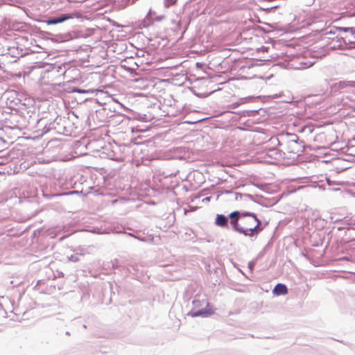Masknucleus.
Masks as SVG:
<instances>
[{
	"label": "nucleus",
	"mask_w": 355,
	"mask_h": 355,
	"mask_svg": "<svg viewBox=\"0 0 355 355\" xmlns=\"http://www.w3.org/2000/svg\"><path fill=\"white\" fill-rule=\"evenodd\" d=\"M261 221L256 215L250 212H241L240 233L245 236H253L254 232L259 227Z\"/></svg>",
	"instance_id": "1"
},
{
	"label": "nucleus",
	"mask_w": 355,
	"mask_h": 355,
	"mask_svg": "<svg viewBox=\"0 0 355 355\" xmlns=\"http://www.w3.org/2000/svg\"><path fill=\"white\" fill-rule=\"evenodd\" d=\"M265 158H268L267 162L270 163H275L276 162L284 159V156L280 150L277 148H270L266 151Z\"/></svg>",
	"instance_id": "2"
},
{
	"label": "nucleus",
	"mask_w": 355,
	"mask_h": 355,
	"mask_svg": "<svg viewBox=\"0 0 355 355\" xmlns=\"http://www.w3.org/2000/svg\"><path fill=\"white\" fill-rule=\"evenodd\" d=\"M286 151L283 153L284 156L285 157L287 155L288 157L292 156H297L300 155V146L295 141L289 142L285 149Z\"/></svg>",
	"instance_id": "3"
},
{
	"label": "nucleus",
	"mask_w": 355,
	"mask_h": 355,
	"mask_svg": "<svg viewBox=\"0 0 355 355\" xmlns=\"http://www.w3.org/2000/svg\"><path fill=\"white\" fill-rule=\"evenodd\" d=\"M241 212L235 211L230 214V224L234 230L240 233Z\"/></svg>",
	"instance_id": "4"
},
{
	"label": "nucleus",
	"mask_w": 355,
	"mask_h": 355,
	"mask_svg": "<svg viewBox=\"0 0 355 355\" xmlns=\"http://www.w3.org/2000/svg\"><path fill=\"white\" fill-rule=\"evenodd\" d=\"M74 17H75V15H73V14H64V15H62L60 17L51 19L46 21V24L48 25L56 24L58 23H62L66 20L73 19Z\"/></svg>",
	"instance_id": "5"
},
{
	"label": "nucleus",
	"mask_w": 355,
	"mask_h": 355,
	"mask_svg": "<svg viewBox=\"0 0 355 355\" xmlns=\"http://www.w3.org/2000/svg\"><path fill=\"white\" fill-rule=\"evenodd\" d=\"M272 292L276 295H286L288 293V288L284 284H277L275 286Z\"/></svg>",
	"instance_id": "6"
},
{
	"label": "nucleus",
	"mask_w": 355,
	"mask_h": 355,
	"mask_svg": "<svg viewBox=\"0 0 355 355\" xmlns=\"http://www.w3.org/2000/svg\"><path fill=\"white\" fill-rule=\"evenodd\" d=\"M214 310L211 308H209L207 309L200 310V311L194 312L191 314V315L193 317H196V316H200V315L206 317V316H209V315L214 314Z\"/></svg>",
	"instance_id": "7"
},
{
	"label": "nucleus",
	"mask_w": 355,
	"mask_h": 355,
	"mask_svg": "<svg viewBox=\"0 0 355 355\" xmlns=\"http://www.w3.org/2000/svg\"><path fill=\"white\" fill-rule=\"evenodd\" d=\"M215 223L219 227H227V218L224 215H217Z\"/></svg>",
	"instance_id": "8"
},
{
	"label": "nucleus",
	"mask_w": 355,
	"mask_h": 355,
	"mask_svg": "<svg viewBox=\"0 0 355 355\" xmlns=\"http://www.w3.org/2000/svg\"><path fill=\"white\" fill-rule=\"evenodd\" d=\"M69 260L73 262H76L78 261L80 259L77 254H73L69 257Z\"/></svg>",
	"instance_id": "9"
},
{
	"label": "nucleus",
	"mask_w": 355,
	"mask_h": 355,
	"mask_svg": "<svg viewBox=\"0 0 355 355\" xmlns=\"http://www.w3.org/2000/svg\"><path fill=\"white\" fill-rule=\"evenodd\" d=\"M193 176L195 177L196 176L197 178H202V173H200V172L198 171H195L193 173Z\"/></svg>",
	"instance_id": "10"
},
{
	"label": "nucleus",
	"mask_w": 355,
	"mask_h": 355,
	"mask_svg": "<svg viewBox=\"0 0 355 355\" xmlns=\"http://www.w3.org/2000/svg\"><path fill=\"white\" fill-rule=\"evenodd\" d=\"M254 265H255V263L254 262H250L248 263V267H249V268L250 269L251 271H252V270H253V268L254 267Z\"/></svg>",
	"instance_id": "11"
}]
</instances>
